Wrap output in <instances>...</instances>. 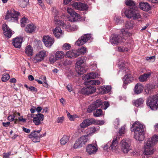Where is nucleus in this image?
<instances>
[{"label": "nucleus", "instance_id": "obj_1", "mask_svg": "<svg viewBox=\"0 0 158 158\" xmlns=\"http://www.w3.org/2000/svg\"><path fill=\"white\" fill-rule=\"evenodd\" d=\"M131 128H133L135 138L139 141H142L144 139L143 126L142 124L139 122H135L133 124Z\"/></svg>", "mask_w": 158, "mask_h": 158}, {"label": "nucleus", "instance_id": "obj_2", "mask_svg": "<svg viewBox=\"0 0 158 158\" xmlns=\"http://www.w3.org/2000/svg\"><path fill=\"white\" fill-rule=\"evenodd\" d=\"M20 13L17 11L13 10H8L5 17L4 19L10 22H17L18 16Z\"/></svg>", "mask_w": 158, "mask_h": 158}, {"label": "nucleus", "instance_id": "obj_3", "mask_svg": "<svg viewBox=\"0 0 158 158\" xmlns=\"http://www.w3.org/2000/svg\"><path fill=\"white\" fill-rule=\"evenodd\" d=\"M147 104L152 110H156L158 108V96H149L147 100Z\"/></svg>", "mask_w": 158, "mask_h": 158}, {"label": "nucleus", "instance_id": "obj_4", "mask_svg": "<svg viewBox=\"0 0 158 158\" xmlns=\"http://www.w3.org/2000/svg\"><path fill=\"white\" fill-rule=\"evenodd\" d=\"M131 141L129 139H123L120 143L121 151L124 153H127L131 150Z\"/></svg>", "mask_w": 158, "mask_h": 158}, {"label": "nucleus", "instance_id": "obj_5", "mask_svg": "<svg viewBox=\"0 0 158 158\" xmlns=\"http://www.w3.org/2000/svg\"><path fill=\"white\" fill-rule=\"evenodd\" d=\"M121 33L123 36H125L128 33L127 31H125L123 29L121 30ZM122 35H120L115 34L113 35L111 39L110 40V42L112 44H117L120 42V41L122 40L124 38L123 36H122Z\"/></svg>", "mask_w": 158, "mask_h": 158}, {"label": "nucleus", "instance_id": "obj_6", "mask_svg": "<svg viewBox=\"0 0 158 158\" xmlns=\"http://www.w3.org/2000/svg\"><path fill=\"white\" fill-rule=\"evenodd\" d=\"M46 55V52L45 51H41L36 54L33 57V61L35 63L40 62L44 59Z\"/></svg>", "mask_w": 158, "mask_h": 158}, {"label": "nucleus", "instance_id": "obj_7", "mask_svg": "<svg viewBox=\"0 0 158 158\" xmlns=\"http://www.w3.org/2000/svg\"><path fill=\"white\" fill-rule=\"evenodd\" d=\"M91 35L90 34H85L81 36L76 41L75 44L78 46H80L85 44L87 41L89 40Z\"/></svg>", "mask_w": 158, "mask_h": 158}, {"label": "nucleus", "instance_id": "obj_8", "mask_svg": "<svg viewBox=\"0 0 158 158\" xmlns=\"http://www.w3.org/2000/svg\"><path fill=\"white\" fill-rule=\"evenodd\" d=\"M149 141H147L144 146V154L145 155H150L153 154L154 150L153 147L151 145Z\"/></svg>", "mask_w": 158, "mask_h": 158}, {"label": "nucleus", "instance_id": "obj_9", "mask_svg": "<svg viewBox=\"0 0 158 158\" xmlns=\"http://www.w3.org/2000/svg\"><path fill=\"white\" fill-rule=\"evenodd\" d=\"M96 90L95 87L90 86L85 87L82 89L80 91V93L84 95H89L94 93Z\"/></svg>", "mask_w": 158, "mask_h": 158}, {"label": "nucleus", "instance_id": "obj_10", "mask_svg": "<svg viewBox=\"0 0 158 158\" xmlns=\"http://www.w3.org/2000/svg\"><path fill=\"white\" fill-rule=\"evenodd\" d=\"M102 102L100 99H97L93 103L90 105L88 107L87 111L89 113H91L96 108L100 107L102 104Z\"/></svg>", "mask_w": 158, "mask_h": 158}, {"label": "nucleus", "instance_id": "obj_11", "mask_svg": "<svg viewBox=\"0 0 158 158\" xmlns=\"http://www.w3.org/2000/svg\"><path fill=\"white\" fill-rule=\"evenodd\" d=\"M95 123V120L93 118L86 119L83 121L82 123L80 124L79 126L81 128L84 129Z\"/></svg>", "mask_w": 158, "mask_h": 158}, {"label": "nucleus", "instance_id": "obj_12", "mask_svg": "<svg viewBox=\"0 0 158 158\" xmlns=\"http://www.w3.org/2000/svg\"><path fill=\"white\" fill-rule=\"evenodd\" d=\"M3 33L6 37L10 38L13 34L12 31L6 24H4L2 26Z\"/></svg>", "mask_w": 158, "mask_h": 158}, {"label": "nucleus", "instance_id": "obj_13", "mask_svg": "<svg viewBox=\"0 0 158 158\" xmlns=\"http://www.w3.org/2000/svg\"><path fill=\"white\" fill-rule=\"evenodd\" d=\"M86 152L90 155L94 154L98 151V148L93 144L88 145L86 148Z\"/></svg>", "mask_w": 158, "mask_h": 158}, {"label": "nucleus", "instance_id": "obj_14", "mask_svg": "<svg viewBox=\"0 0 158 158\" xmlns=\"http://www.w3.org/2000/svg\"><path fill=\"white\" fill-rule=\"evenodd\" d=\"M72 5L75 9L80 10H84L87 8V6L86 5L80 2H74Z\"/></svg>", "mask_w": 158, "mask_h": 158}, {"label": "nucleus", "instance_id": "obj_15", "mask_svg": "<svg viewBox=\"0 0 158 158\" xmlns=\"http://www.w3.org/2000/svg\"><path fill=\"white\" fill-rule=\"evenodd\" d=\"M44 119V115L41 114H37L33 118V122L36 125H39L41 124V121Z\"/></svg>", "mask_w": 158, "mask_h": 158}, {"label": "nucleus", "instance_id": "obj_16", "mask_svg": "<svg viewBox=\"0 0 158 158\" xmlns=\"http://www.w3.org/2000/svg\"><path fill=\"white\" fill-rule=\"evenodd\" d=\"M43 42L47 47H50L53 44V39L48 36H44L43 38Z\"/></svg>", "mask_w": 158, "mask_h": 158}, {"label": "nucleus", "instance_id": "obj_17", "mask_svg": "<svg viewBox=\"0 0 158 158\" xmlns=\"http://www.w3.org/2000/svg\"><path fill=\"white\" fill-rule=\"evenodd\" d=\"M23 39V37H19L13 40L12 42L13 45L16 48H20L21 47Z\"/></svg>", "mask_w": 158, "mask_h": 158}, {"label": "nucleus", "instance_id": "obj_18", "mask_svg": "<svg viewBox=\"0 0 158 158\" xmlns=\"http://www.w3.org/2000/svg\"><path fill=\"white\" fill-rule=\"evenodd\" d=\"M78 55L77 50H73L67 52L66 53L65 56L69 58H73L77 57Z\"/></svg>", "mask_w": 158, "mask_h": 158}, {"label": "nucleus", "instance_id": "obj_19", "mask_svg": "<svg viewBox=\"0 0 158 158\" xmlns=\"http://www.w3.org/2000/svg\"><path fill=\"white\" fill-rule=\"evenodd\" d=\"M139 5L140 8L143 10L148 11L151 9V6L147 2H141Z\"/></svg>", "mask_w": 158, "mask_h": 158}, {"label": "nucleus", "instance_id": "obj_20", "mask_svg": "<svg viewBox=\"0 0 158 158\" xmlns=\"http://www.w3.org/2000/svg\"><path fill=\"white\" fill-rule=\"evenodd\" d=\"M36 29V27L32 24H30L27 25L25 28L26 32L31 33L34 32Z\"/></svg>", "mask_w": 158, "mask_h": 158}, {"label": "nucleus", "instance_id": "obj_21", "mask_svg": "<svg viewBox=\"0 0 158 158\" xmlns=\"http://www.w3.org/2000/svg\"><path fill=\"white\" fill-rule=\"evenodd\" d=\"M151 73L150 72L146 73L140 76L139 77V80L141 82H144L147 80L148 78L150 77Z\"/></svg>", "mask_w": 158, "mask_h": 158}, {"label": "nucleus", "instance_id": "obj_22", "mask_svg": "<svg viewBox=\"0 0 158 158\" xmlns=\"http://www.w3.org/2000/svg\"><path fill=\"white\" fill-rule=\"evenodd\" d=\"M143 89V87L142 85L140 83H138L135 85L134 90L136 94H139L142 91Z\"/></svg>", "mask_w": 158, "mask_h": 158}, {"label": "nucleus", "instance_id": "obj_23", "mask_svg": "<svg viewBox=\"0 0 158 158\" xmlns=\"http://www.w3.org/2000/svg\"><path fill=\"white\" fill-rule=\"evenodd\" d=\"M133 10H135L133 9H123V11L124 12L126 17L131 19L132 17H133L132 15Z\"/></svg>", "mask_w": 158, "mask_h": 158}, {"label": "nucleus", "instance_id": "obj_24", "mask_svg": "<svg viewBox=\"0 0 158 158\" xmlns=\"http://www.w3.org/2000/svg\"><path fill=\"white\" fill-rule=\"evenodd\" d=\"M53 33L55 36L57 38H59L63 34L60 28L59 27H56L54 30Z\"/></svg>", "mask_w": 158, "mask_h": 158}, {"label": "nucleus", "instance_id": "obj_25", "mask_svg": "<svg viewBox=\"0 0 158 158\" xmlns=\"http://www.w3.org/2000/svg\"><path fill=\"white\" fill-rule=\"evenodd\" d=\"M126 4L130 6L129 9H133L135 10H137L138 8L136 6L134 2L131 0H127L125 2Z\"/></svg>", "mask_w": 158, "mask_h": 158}, {"label": "nucleus", "instance_id": "obj_26", "mask_svg": "<svg viewBox=\"0 0 158 158\" xmlns=\"http://www.w3.org/2000/svg\"><path fill=\"white\" fill-rule=\"evenodd\" d=\"M78 139L83 146L86 144L88 141L89 140V136L88 135H82Z\"/></svg>", "mask_w": 158, "mask_h": 158}, {"label": "nucleus", "instance_id": "obj_27", "mask_svg": "<svg viewBox=\"0 0 158 158\" xmlns=\"http://www.w3.org/2000/svg\"><path fill=\"white\" fill-rule=\"evenodd\" d=\"M25 52L27 56H32L33 52V50L32 47L30 45H28L26 47Z\"/></svg>", "mask_w": 158, "mask_h": 158}, {"label": "nucleus", "instance_id": "obj_28", "mask_svg": "<svg viewBox=\"0 0 158 158\" xmlns=\"http://www.w3.org/2000/svg\"><path fill=\"white\" fill-rule=\"evenodd\" d=\"M81 142L78 138L75 141L74 144L72 146V148L73 149L79 148L83 147Z\"/></svg>", "mask_w": 158, "mask_h": 158}, {"label": "nucleus", "instance_id": "obj_29", "mask_svg": "<svg viewBox=\"0 0 158 158\" xmlns=\"http://www.w3.org/2000/svg\"><path fill=\"white\" fill-rule=\"evenodd\" d=\"M81 142L78 138L75 141L74 144L72 146V148L73 149L79 148L83 147Z\"/></svg>", "mask_w": 158, "mask_h": 158}, {"label": "nucleus", "instance_id": "obj_30", "mask_svg": "<svg viewBox=\"0 0 158 158\" xmlns=\"http://www.w3.org/2000/svg\"><path fill=\"white\" fill-rule=\"evenodd\" d=\"M81 142L78 138L75 141L74 144L72 146V148L73 149L79 148L83 147Z\"/></svg>", "mask_w": 158, "mask_h": 158}, {"label": "nucleus", "instance_id": "obj_31", "mask_svg": "<svg viewBox=\"0 0 158 158\" xmlns=\"http://www.w3.org/2000/svg\"><path fill=\"white\" fill-rule=\"evenodd\" d=\"M81 142L78 138L75 141L74 144L72 146V148L73 149L79 148L83 147Z\"/></svg>", "mask_w": 158, "mask_h": 158}, {"label": "nucleus", "instance_id": "obj_32", "mask_svg": "<svg viewBox=\"0 0 158 158\" xmlns=\"http://www.w3.org/2000/svg\"><path fill=\"white\" fill-rule=\"evenodd\" d=\"M147 141H149L151 145L154 146L158 141V135H153L151 139H149Z\"/></svg>", "mask_w": 158, "mask_h": 158}, {"label": "nucleus", "instance_id": "obj_33", "mask_svg": "<svg viewBox=\"0 0 158 158\" xmlns=\"http://www.w3.org/2000/svg\"><path fill=\"white\" fill-rule=\"evenodd\" d=\"M155 86L151 84H147L146 85L145 91L147 93L150 94L153 91Z\"/></svg>", "mask_w": 158, "mask_h": 158}, {"label": "nucleus", "instance_id": "obj_34", "mask_svg": "<svg viewBox=\"0 0 158 158\" xmlns=\"http://www.w3.org/2000/svg\"><path fill=\"white\" fill-rule=\"evenodd\" d=\"M64 55V53L61 51H57L55 54V56L57 60H60L63 58Z\"/></svg>", "mask_w": 158, "mask_h": 158}, {"label": "nucleus", "instance_id": "obj_35", "mask_svg": "<svg viewBox=\"0 0 158 158\" xmlns=\"http://www.w3.org/2000/svg\"><path fill=\"white\" fill-rule=\"evenodd\" d=\"M134 78L132 76V75L129 74L126 75L124 77V81L125 83H130L133 81Z\"/></svg>", "mask_w": 158, "mask_h": 158}, {"label": "nucleus", "instance_id": "obj_36", "mask_svg": "<svg viewBox=\"0 0 158 158\" xmlns=\"http://www.w3.org/2000/svg\"><path fill=\"white\" fill-rule=\"evenodd\" d=\"M69 136L64 135L60 140V144L62 145H65L69 141Z\"/></svg>", "mask_w": 158, "mask_h": 158}, {"label": "nucleus", "instance_id": "obj_37", "mask_svg": "<svg viewBox=\"0 0 158 158\" xmlns=\"http://www.w3.org/2000/svg\"><path fill=\"white\" fill-rule=\"evenodd\" d=\"M67 12L73 17L75 19L76 17L77 18L79 15L76 12H75L71 8H68L67 9Z\"/></svg>", "mask_w": 158, "mask_h": 158}, {"label": "nucleus", "instance_id": "obj_38", "mask_svg": "<svg viewBox=\"0 0 158 158\" xmlns=\"http://www.w3.org/2000/svg\"><path fill=\"white\" fill-rule=\"evenodd\" d=\"M86 59L87 58L85 56L81 57L78 58L76 62V66H81L82 64L86 61Z\"/></svg>", "mask_w": 158, "mask_h": 158}, {"label": "nucleus", "instance_id": "obj_39", "mask_svg": "<svg viewBox=\"0 0 158 158\" xmlns=\"http://www.w3.org/2000/svg\"><path fill=\"white\" fill-rule=\"evenodd\" d=\"M98 76V74L96 73H91L85 75L87 80L94 79Z\"/></svg>", "mask_w": 158, "mask_h": 158}, {"label": "nucleus", "instance_id": "obj_40", "mask_svg": "<svg viewBox=\"0 0 158 158\" xmlns=\"http://www.w3.org/2000/svg\"><path fill=\"white\" fill-rule=\"evenodd\" d=\"M144 100L143 98H140L135 101L133 102L134 104L136 107H138L142 104L144 102Z\"/></svg>", "mask_w": 158, "mask_h": 158}, {"label": "nucleus", "instance_id": "obj_41", "mask_svg": "<svg viewBox=\"0 0 158 158\" xmlns=\"http://www.w3.org/2000/svg\"><path fill=\"white\" fill-rule=\"evenodd\" d=\"M75 69L79 75L82 74L85 72L84 68L81 66H76Z\"/></svg>", "mask_w": 158, "mask_h": 158}, {"label": "nucleus", "instance_id": "obj_42", "mask_svg": "<svg viewBox=\"0 0 158 158\" xmlns=\"http://www.w3.org/2000/svg\"><path fill=\"white\" fill-rule=\"evenodd\" d=\"M118 141L116 138H114L113 140L111 143V145L109 147V148L111 149H115L118 145Z\"/></svg>", "mask_w": 158, "mask_h": 158}, {"label": "nucleus", "instance_id": "obj_43", "mask_svg": "<svg viewBox=\"0 0 158 158\" xmlns=\"http://www.w3.org/2000/svg\"><path fill=\"white\" fill-rule=\"evenodd\" d=\"M29 0H21L19 1L18 2L19 5L21 7L25 8L28 3Z\"/></svg>", "mask_w": 158, "mask_h": 158}, {"label": "nucleus", "instance_id": "obj_44", "mask_svg": "<svg viewBox=\"0 0 158 158\" xmlns=\"http://www.w3.org/2000/svg\"><path fill=\"white\" fill-rule=\"evenodd\" d=\"M77 53L78 55V56L80 55L81 54H84L86 53L87 49L86 48L84 47H81V48L76 50Z\"/></svg>", "mask_w": 158, "mask_h": 158}, {"label": "nucleus", "instance_id": "obj_45", "mask_svg": "<svg viewBox=\"0 0 158 158\" xmlns=\"http://www.w3.org/2000/svg\"><path fill=\"white\" fill-rule=\"evenodd\" d=\"M134 25V22L132 21L129 20L125 24V27L126 28L132 29Z\"/></svg>", "mask_w": 158, "mask_h": 158}, {"label": "nucleus", "instance_id": "obj_46", "mask_svg": "<svg viewBox=\"0 0 158 158\" xmlns=\"http://www.w3.org/2000/svg\"><path fill=\"white\" fill-rule=\"evenodd\" d=\"M137 10H133L132 14L133 17H132L131 19H135L141 18V16L140 14L139 13L136 12V11Z\"/></svg>", "mask_w": 158, "mask_h": 158}, {"label": "nucleus", "instance_id": "obj_47", "mask_svg": "<svg viewBox=\"0 0 158 158\" xmlns=\"http://www.w3.org/2000/svg\"><path fill=\"white\" fill-rule=\"evenodd\" d=\"M29 137L31 138H36V139H39L40 137L38 135V134L36 132V131L32 132L29 135Z\"/></svg>", "mask_w": 158, "mask_h": 158}, {"label": "nucleus", "instance_id": "obj_48", "mask_svg": "<svg viewBox=\"0 0 158 158\" xmlns=\"http://www.w3.org/2000/svg\"><path fill=\"white\" fill-rule=\"evenodd\" d=\"M102 89L104 93L106 94L110 91L111 87L110 86H104L102 88Z\"/></svg>", "mask_w": 158, "mask_h": 158}, {"label": "nucleus", "instance_id": "obj_49", "mask_svg": "<svg viewBox=\"0 0 158 158\" xmlns=\"http://www.w3.org/2000/svg\"><path fill=\"white\" fill-rule=\"evenodd\" d=\"M102 111L100 109H97L96 111L94 113V115L95 117H99L102 114Z\"/></svg>", "mask_w": 158, "mask_h": 158}, {"label": "nucleus", "instance_id": "obj_50", "mask_svg": "<svg viewBox=\"0 0 158 158\" xmlns=\"http://www.w3.org/2000/svg\"><path fill=\"white\" fill-rule=\"evenodd\" d=\"M55 24L64 27V22L60 20H58L56 19H55Z\"/></svg>", "mask_w": 158, "mask_h": 158}, {"label": "nucleus", "instance_id": "obj_51", "mask_svg": "<svg viewBox=\"0 0 158 158\" xmlns=\"http://www.w3.org/2000/svg\"><path fill=\"white\" fill-rule=\"evenodd\" d=\"M27 19L25 17L22 18L21 20V25L22 27H24L25 23H27Z\"/></svg>", "mask_w": 158, "mask_h": 158}, {"label": "nucleus", "instance_id": "obj_52", "mask_svg": "<svg viewBox=\"0 0 158 158\" xmlns=\"http://www.w3.org/2000/svg\"><path fill=\"white\" fill-rule=\"evenodd\" d=\"M10 78V76L9 75L7 74L4 75L2 78V80L3 82H6Z\"/></svg>", "mask_w": 158, "mask_h": 158}, {"label": "nucleus", "instance_id": "obj_53", "mask_svg": "<svg viewBox=\"0 0 158 158\" xmlns=\"http://www.w3.org/2000/svg\"><path fill=\"white\" fill-rule=\"evenodd\" d=\"M70 48V45L68 43H65L63 45V49L65 50L69 49Z\"/></svg>", "mask_w": 158, "mask_h": 158}, {"label": "nucleus", "instance_id": "obj_54", "mask_svg": "<svg viewBox=\"0 0 158 158\" xmlns=\"http://www.w3.org/2000/svg\"><path fill=\"white\" fill-rule=\"evenodd\" d=\"M118 65L119 68L122 70L123 69L125 68V64L124 63L123 60H122L121 62L119 61Z\"/></svg>", "mask_w": 158, "mask_h": 158}, {"label": "nucleus", "instance_id": "obj_55", "mask_svg": "<svg viewBox=\"0 0 158 158\" xmlns=\"http://www.w3.org/2000/svg\"><path fill=\"white\" fill-rule=\"evenodd\" d=\"M110 106L109 103L107 102H103V105L102 106V108L104 110H106Z\"/></svg>", "mask_w": 158, "mask_h": 158}, {"label": "nucleus", "instance_id": "obj_56", "mask_svg": "<svg viewBox=\"0 0 158 158\" xmlns=\"http://www.w3.org/2000/svg\"><path fill=\"white\" fill-rule=\"evenodd\" d=\"M98 128H96L94 127H92L90 128V132L91 133H94L96 132L99 129V127H98Z\"/></svg>", "mask_w": 158, "mask_h": 158}, {"label": "nucleus", "instance_id": "obj_57", "mask_svg": "<svg viewBox=\"0 0 158 158\" xmlns=\"http://www.w3.org/2000/svg\"><path fill=\"white\" fill-rule=\"evenodd\" d=\"M49 60L51 63H54L57 60L55 56L54 57L53 56H52L50 57Z\"/></svg>", "mask_w": 158, "mask_h": 158}, {"label": "nucleus", "instance_id": "obj_58", "mask_svg": "<svg viewBox=\"0 0 158 158\" xmlns=\"http://www.w3.org/2000/svg\"><path fill=\"white\" fill-rule=\"evenodd\" d=\"M53 14L55 15V17L59 15V12L57 11L55 7H53L52 10Z\"/></svg>", "mask_w": 158, "mask_h": 158}, {"label": "nucleus", "instance_id": "obj_59", "mask_svg": "<svg viewBox=\"0 0 158 158\" xmlns=\"http://www.w3.org/2000/svg\"><path fill=\"white\" fill-rule=\"evenodd\" d=\"M125 131V128L124 126L122 127L120 129L119 133V135H122L124 134Z\"/></svg>", "mask_w": 158, "mask_h": 158}, {"label": "nucleus", "instance_id": "obj_60", "mask_svg": "<svg viewBox=\"0 0 158 158\" xmlns=\"http://www.w3.org/2000/svg\"><path fill=\"white\" fill-rule=\"evenodd\" d=\"M128 50L127 48L121 47H119L118 48V51L120 52H127Z\"/></svg>", "mask_w": 158, "mask_h": 158}, {"label": "nucleus", "instance_id": "obj_61", "mask_svg": "<svg viewBox=\"0 0 158 158\" xmlns=\"http://www.w3.org/2000/svg\"><path fill=\"white\" fill-rule=\"evenodd\" d=\"M16 114H14L13 115L9 116L8 117V120L11 122L14 121Z\"/></svg>", "mask_w": 158, "mask_h": 158}, {"label": "nucleus", "instance_id": "obj_62", "mask_svg": "<svg viewBox=\"0 0 158 158\" xmlns=\"http://www.w3.org/2000/svg\"><path fill=\"white\" fill-rule=\"evenodd\" d=\"M11 152H9L7 153H3V158H9V156L10 155Z\"/></svg>", "mask_w": 158, "mask_h": 158}, {"label": "nucleus", "instance_id": "obj_63", "mask_svg": "<svg viewBox=\"0 0 158 158\" xmlns=\"http://www.w3.org/2000/svg\"><path fill=\"white\" fill-rule=\"evenodd\" d=\"M72 63V62L70 60H65L63 63V65L65 66H66Z\"/></svg>", "mask_w": 158, "mask_h": 158}, {"label": "nucleus", "instance_id": "obj_64", "mask_svg": "<svg viewBox=\"0 0 158 158\" xmlns=\"http://www.w3.org/2000/svg\"><path fill=\"white\" fill-rule=\"evenodd\" d=\"M115 21L117 24L122 23V21L121 20L120 18L119 17H116L115 19Z\"/></svg>", "mask_w": 158, "mask_h": 158}]
</instances>
